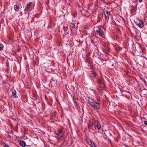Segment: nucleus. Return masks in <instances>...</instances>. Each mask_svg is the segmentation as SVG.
<instances>
[{
  "label": "nucleus",
  "mask_w": 147,
  "mask_h": 147,
  "mask_svg": "<svg viewBox=\"0 0 147 147\" xmlns=\"http://www.w3.org/2000/svg\"><path fill=\"white\" fill-rule=\"evenodd\" d=\"M86 102L90 106L95 109L98 110L100 109V105L99 103L96 102L92 98L88 97L86 99Z\"/></svg>",
  "instance_id": "obj_1"
},
{
  "label": "nucleus",
  "mask_w": 147,
  "mask_h": 147,
  "mask_svg": "<svg viewBox=\"0 0 147 147\" xmlns=\"http://www.w3.org/2000/svg\"><path fill=\"white\" fill-rule=\"evenodd\" d=\"M94 30L95 35H98L100 36H102L103 32L101 28L98 27H95Z\"/></svg>",
  "instance_id": "obj_2"
},
{
  "label": "nucleus",
  "mask_w": 147,
  "mask_h": 147,
  "mask_svg": "<svg viewBox=\"0 0 147 147\" xmlns=\"http://www.w3.org/2000/svg\"><path fill=\"white\" fill-rule=\"evenodd\" d=\"M121 93L123 96L126 97L129 100L130 99L131 94L129 92L125 91H122Z\"/></svg>",
  "instance_id": "obj_3"
},
{
  "label": "nucleus",
  "mask_w": 147,
  "mask_h": 147,
  "mask_svg": "<svg viewBox=\"0 0 147 147\" xmlns=\"http://www.w3.org/2000/svg\"><path fill=\"white\" fill-rule=\"evenodd\" d=\"M136 24L140 28H142L144 27V24L143 22L140 20L137 19L136 20Z\"/></svg>",
  "instance_id": "obj_4"
},
{
  "label": "nucleus",
  "mask_w": 147,
  "mask_h": 147,
  "mask_svg": "<svg viewBox=\"0 0 147 147\" xmlns=\"http://www.w3.org/2000/svg\"><path fill=\"white\" fill-rule=\"evenodd\" d=\"M56 134H57L58 136L60 138H62L64 136V135L63 133L62 130L60 129H59L58 130L57 133H56Z\"/></svg>",
  "instance_id": "obj_5"
},
{
  "label": "nucleus",
  "mask_w": 147,
  "mask_h": 147,
  "mask_svg": "<svg viewBox=\"0 0 147 147\" xmlns=\"http://www.w3.org/2000/svg\"><path fill=\"white\" fill-rule=\"evenodd\" d=\"M90 54L89 53H86L85 58L86 59V61L89 64H91L92 63V61H91L90 59Z\"/></svg>",
  "instance_id": "obj_6"
},
{
  "label": "nucleus",
  "mask_w": 147,
  "mask_h": 147,
  "mask_svg": "<svg viewBox=\"0 0 147 147\" xmlns=\"http://www.w3.org/2000/svg\"><path fill=\"white\" fill-rule=\"evenodd\" d=\"M97 75V74L94 70L90 71L89 74V77L92 78H95Z\"/></svg>",
  "instance_id": "obj_7"
},
{
  "label": "nucleus",
  "mask_w": 147,
  "mask_h": 147,
  "mask_svg": "<svg viewBox=\"0 0 147 147\" xmlns=\"http://www.w3.org/2000/svg\"><path fill=\"white\" fill-rule=\"evenodd\" d=\"M95 127H97L98 129L99 130L100 129V122L98 120H94V122Z\"/></svg>",
  "instance_id": "obj_8"
},
{
  "label": "nucleus",
  "mask_w": 147,
  "mask_h": 147,
  "mask_svg": "<svg viewBox=\"0 0 147 147\" xmlns=\"http://www.w3.org/2000/svg\"><path fill=\"white\" fill-rule=\"evenodd\" d=\"M104 15L105 16V19H109L110 16V13L109 11H104Z\"/></svg>",
  "instance_id": "obj_9"
},
{
  "label": "nucleus",
  "mask_w": 147,
  "mask_h": 147,
  "mask_svg": "<svg viewBox=\"0 0 147 147\" xmlns=\"http://www.w3.org/2000/svg\"><path fill=\"white\" fill-rule=\"evenodd\" d=\"M33 5V3L30 2L27 4L26 7V8L24 9V11H29V9L31 8Z\"/></svg>",
  "instance_id": "obj_10"
},
{
  "label": "nucleus",
  "mask_w": 147,
  "mask_h": 147,
  "mask_svg": "<svg viewBox=\"0 0 147 147\" xmlns=\"http://www.w3.org/2000/svg\"><path fill=\"white\" fill-rule=\"evenodd\" d=\"M12 95H11V97L12 98H16L17 97L16 95V90H12Z\"/></svg>",
  "instance_id": "obj_11"
},
{
  "label": "nucleus",
  "mask_w": 147,
  "mask_h": 147,
  "mask_svg": "<svg viewBox=\"0 0 147 147\" xmlns=\"http://www.w3.org/2000/svg\"><path fill=\"white\" fill-rule=\"evenodd\" d=\"M88 142L89 144L91 147H94L95 146V144L91 140H89L88 141Z\"/></svg>",
  "instance_id": "obj_12"
},
{
  "label": "nucleus",
  "mask_w": 147,
  "mask_h": 147,
  "mask_svg": "<svg viewBox=\"0 0 147 147\" xmlns=\"http://www.w3.org/2000/svg\"><path fill=\"white\" fill-rule=\"evenodd\" d=\"M20 144L22 147H25L26 146L25 142L23 140L20 141Z\"/></svg>",
  "instance_id": "obj_13"
},
{
  "label": "nucleus",
  "mask_w": 147,
  "mask_h": 147,
  "mask_svg": "<svg viewBox=\"0 0 147 147\" xmlns=\"http://www.w3.org/2000/svg\"><path fill=\"white\" fill-rule=\"evenodd\" d=\"M14 9L16 11L18 12L19 10L20 7L17 5H14Z\"/></svg>",
  "instance_id": "obj_14"
},
{
  "label": "nucleus",
  "mask_w": 147,
  "mask_h": 147,
  "mask_svg": "<svg viewBox=\"0 0 147 147\" xmlns=\"http://www.w3.org/2000/svg\"><path fill=\"white\" fill-rule=\"evenodd\" d=\"M29 142H30V143H27V144H26V146H27L28 147H32V146L33 144V143L30 140L29 141Z\"/></svg>",
  "instance_id": "obj_15"
},
{
  "label": "nucleus",
  "mask_w": 147,
  "mask_h": 147,
  "mask_svg": "<svg viewBox=\"0 0 147 147\" xmlns=\"http://www.w3.org/2000/svg\"><path fill=\"white\" fill-rule=\"evenodd\" d=\"M102 79H99L98 80V84L100 85H101V84L102 83Z\"/></svg>",
  "instance_id": "obj_16"
},
{
  "label": "nucleus",
  "mask_w": 147,
  "mask_h": 147,
  "mask_svg": "<svg viewBox=\"0 0 147 147\" xmlns=\"http://www.w3.org/2000/svg\"><path fill=\"white\" fill-rule=\"evenodd\" d=\"M93 126V123H90L88 125V127L90 128L92 127Z\"/></svg>",
  "instance_id": "obj_17"
},
{
  "label": "nucleus",
  "mask_w": 147,
  "mask_h": 147,
  "mask_svg": "<svg viewBox=\"0 0 147 147\" xmlns=\"http://www.w3.org/2000/svg\"><path fill=\"white\" fill-rule=\"evenodd\" d=\"M3 45L2 44L0 43V51H1L3 50Z\"/></svg>",
  "instance_id": "obj_18"
},
{
  "label": "nucleus",
  "mask_w": 147,
  "mask_h": 147,
  "mask_svg": "<svg viewBox=\"0 0 147 147\" xmlns=\"http://www.w3.org/2000/svg\"><path fill=\"white\" fill-rule=\"evenodd\" d=\"M70 27L72 29H74L75 27V25L71 23L70 24Z\"/></svg>",
  "instance_id": "obj_19"
},
{
  "label": "nucleus",
  "mask_w": 147,
  "mask_h": 147,
  "mask_svg": "<svg viewBox=\"0 0 147 147\" xmlns=\"http://www.w3.org/2000/svg\"><path fill=\"white\" fill-rule=\"evenodd\" d=\"M3 147H9L8 145L5 143L3 144Z\"/></svg>",
  "instance_id": "obj_20"
},
{
  "label": "nucleus",
  "mask_w": 147,
  "mask_h": 147,
  "mask_svg": "<svg viewBox=\"0 0 147 147\" xmlns=\"http://www.w3.org/2000/svg\"><path fill=\"white\" fill-rule=\"evenodd\" d=\"M6 65L7 67V68H9L8 62H7L6 63Z\"/></svg>",
  "instance_id": "obj_21"
},
{
  "label": "nucleus",
  "mask_w": 147,
  "mask_h": 147,
  "mask_svg": "<svg viewBox=\"0 0 147 147\" xmlns=\"http://www.w3.org/2000/svg\"><path fill=\"white\" fill-rule=\"evenodd\" d=\"M144 22L145 23L146 25L147 26V19H146L145 20Z\"/></svg>",
  "instance_id": "obj_22"
},
{
  "label": "nucleus",
  "mask_w": 147,
  "mask_h": 147,
  "mask_svg": "<svg viewBox=\"0 0 147 147\" xmlns=\"http://www.w3.org/2000/svg\"><path fill=\"white\" fill-rule=\"evenodd\" d=\"M135 142L136 143H138V144H140V142L139 141H135Z\"/></svg>",
  "instance_id": "obj_23"
},
{
  "label": "nucleus",
  "mask_w": 147,
  "mask_h": 147,
  "mask_svg": "<svg viewBox=\"0 0 147 147\" xmlns=\"http://www.w3.org/2000/svg\"><path fill=\"white\" fill-rule=\"evenodd\" d=\"M144 123L146 125H147V121H144Z\"/></svg>",
  "instance_id": "obj_24"
},
{
  "label": "nucleus",
  "mask_w": 147,
  "mask_h": 147,
  "mask_svg": "<svg viewBox=\"0 0 147 147\" xmlns=\"http://www.w3.org/2000/svg\"><path fill=\"white\" fill-rule=\"evenodd\" d=\"M9 68H7V71H6V72H7V73H9L8 71L9 70Z\"/></svg>",
  "instance_id": "obj_25"
},
{
  "label": "nucleus",
  "mask_w": 147,
  "mask_h": 147,
  "mask_svg": "<svg viewBox=\"0 0 147 147\" xmlns=\"http://www.w3.org/2000/svg\"><path fill=\"white\" fill-rule=\"evenodd\" d=\"M18 124H17V125L16 126V128L17 129H18Z\"/></svg>",
  "instance_id": "obj_26"
},
{
  "label": "nucleus",
  "mask_w": 147,
  "mask_h": 147,
  "mask_svg": "<svg viewBox=\"0 0 147 147\" xmlns=\"http://www.w3.org/2000/svg\"><path fill=\"white\" fill-rule=\"evenodd\" d=\"M138 1L140 3H141L143 1L142 0H139Z\"/></svg>",
  "instance_id": "obj_27"
},
{
  "label": "nucleus",
  "mask_w": 147,
  "mask_h": 147,
  "mask_svg": "<svg viewBox=\"0 0 147 147\" xmlns=\"http://www.w3.org/2000/svg\"><path fill=\"white\" fill-rule=\"evenodd\" d=\"M91 42L92 43H94V41H93V40H91Z\"/></svg>",
  "instance_id": "obj_28"
},
{
  "label": "nucleus",
  "mask_w": 147,
  "mask_h": 147,
  "mask_svg": "<svg viewBox=\"0 0 147 147\" xmlns=\"http://www.w3.org/2000/svg\"><path fill=\"white\" fill-rule=\"evenodd\" d=\"M8 138H11V137L9 135H8Z\"/></svg>",
  "instance_id": "obj_29"
},
{
  "label": "nucleus",
  "mask_w": 147,
  "mask_h": 147,
  "mask_svg": "<svg viewBox=\"0 0 147 147\" xmlns=\"http://www.w3.org/2000/svg\"><path fill=\"white\" fill-rule=\"evenodd\" d=\"M102 16H103L104 14V12L103 13H102Z\"/></svg>",
  "instance_id": "obj_30"
},
{
  "label": "nucleus",
  "mask_w": 147,
  "mask_h": 147,
  "mask_svg": "<svg viewBox=\"0 0 147 147\" xmlns=\"http://www.w3.org/2000/svg\"><path fill=\"white\" fill-rule=\"evenodd\" d=\"M146 14L147 15V10H146Z\"/></svg>",
  "instance_id": "obj_31"
},
{
  "label": "nucleus",
  "mask_w": 147,
  "mask_h": 147,
  "mask_svg": "<svg viewBox=\"0 0 147 147\" xmlns=\"http://www.w3.org/2000/svg\"><path fill=\"white\" fill-rule=\"evenodd\" d=\"M129 30L130 32H131V31L130 30V29H129Z\"/></svg>",
  "instance_id": "obj_32"
},
{
  "label": "nucleus",
  "mask_w": 147,
  "mask_h": 147,
  "mask_svg": "<svg viewBox=\"0 0 147 147\" xmlns=\"http://www.w3.org/2000/svg\"><path fill=\"white\" fill-rule=\"evenodd\" d=\"M49 4V3H47V4Z\"/></svg>",
  "instance_id": "obj_33"
},
{
  "label": "nucleus",
  "mask_w": 147,
  "mask_h": 147,
  "mask_svg": "<svg viewBox=\"0 0 147 147\" xmlns=\"http://www.w3.org/2000/svg\"><path fill=\"white\" fill-rule=\"evenodd\" d=\"M11 133H13V132L12 131L11 132Z\"/></svg>",
  "instance_id": "obj_34"
},
{
  "label": "nucleus",
  "mask_w": 147,
  "mask_h": 147,
  "mask_svg": "<svg viewBox=\"0 0 147 147\" xmlns=\"http://www.w3.org/2000/svg\"><path fill=\"white\" fill-rule=\"evenodd\" d=\"M87 147H88V146H87Z\"/></svg>",
  "instance_id": "obj_35"
}]
</instances>
